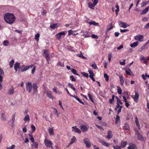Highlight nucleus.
<instances>
[{
  "label": "nucleus",
  "instance_id": "13d9d810",
  "mask_svg": "<svg viewBox=\"0 0 149 149\" xmlns=\"http://www.w3.org/2000/svg\"><path fill=\"white\" fill-rule=\"evenodd\" d=\"M70 79L72 81H76V79L74 78V76L72 75L70 77Z\"/></svg>",
  "mask_w": 149,
  "mask_h": 149
},
{
  "label": "nucleus",
  "instance_id": "0e129e2a",
  "mask_svg": "<svg viewBox=\"0 0 149 149\" xmlns=\"http://www.w3.org/2000/svg\"><path fill=\"white\" fill-rule=\"evenodd\" d=\"M4 72L3 70L0 67V75H2L4 74Z\"/></svg>",
  "mask_w": 149,
  "mask_h": 149
},
{
  "label": "nucleus",
  "instance_id": "ea45409f",
  "mask_svg": "<svg viewBox=\"0 0 149 149\" xmlns=\"http://www.w3.org/2000/svg\"><path fill=\"white\" fill-rule=\"evenodd\" d=\"M118 90H117V93L119 94H120L122 93V90L120 88V87L118 86L117 87Z\"/></svg>",
  "mask_w": 149,
  "mask_h": 149
},
{
  "label": "nucleus",
  "instance_id": "774afa93",
  "mask_svg": "<svg viewBox=\"0 0 149 149\" xmlns=\"http://www.w3.org/2000/svg\"><path fill=\"white\" fill-rule=\"evenodd\" d=\"M22 131L23 132L25 133L27 132V129L26 126L23 128Z\"/></svg>",
  "mask_w": 149,
  "mask_h": 149
},
{
  "label": "nucleus",
  "instance_id": "f8f14e48",
  "mask_svg": "<svg viewBox=\"0 0 149 149\" xmlns=\"http://www.w3.org/2000/svg\"><path fill=\"white\" fill-rule=\"evenodd\" d=\"M102 144L103 146L109 147V146L110 144L109 143H107L104 141L102 140L99 139L98 140Z\"/></svg>",
  "mask_w": 149,
  "mask_h": 149
},
{
  "label": "nucleus",
  "instance_id": "423d86ee",
  "mask_svg": "<svg viewBox=\"0 0 149 149\" xmlns=\"http://www.w3.org/2000/svg\"><path fill=\"white\" fill-rule=\"evenodd\" d=\"M143 35H138L135 37V39L136 40L141 42L143 40Z\"/></svg>",
  "mask_w": 149,
  "mask_h": 149
},
{
  "label": "nucleus",
  "instance_id": "dca6fc26",
  "mask_svg": "<svg viewBox=\"0 0 149 149\" xmlns=\"http://www.w3.org/2000/svg\"><path fill=\"white\" fill-rule=\"evenodd\" d=\"M128 149H137L136 145L134 144H130L127 148Z\"/></svg>",
  "mask_w": 149,
  "mask_h": 149
},
{
  "label": "nucleus",
  "instance_id": "4d7b16f0",
  "mask_svg": "<svg viewBox=\"0 0 149 149\" xmlns=\"http://www.w3.org/2000/svg\"><path fill=\"white\" fill-rule=\"evenodd\" d=\"M15 147V145H12L10 147H7L6 149H14Z\"/></svg>",
  "mask_w": 149,
  "mask_h": 149
},
{
  "label": "nucleus",
  "instance_id": "de8ad7c7",
  "mask_svg": "<svg viewBox=\"0 0 149 149\" xmlns=\"http://www.w3.org/2000/svg\"><path fill=\"white\" fill-rule=\"evenodd\" d=\"M113 26H112V24L111 23L109 24V27L107 29V30L108 31H109L113 28Z\"/></svg>",
  "mask_w": 149,
  "mask_h": 149
},
{
  "label": "nucleus",
  "instance_id": "7ed1b4c3",
  "mask_svg": "<svg viewBox=\"0 0 149 149\" xmlns=\"http://www.w3.org/2000/svg\"><path fill=\"white\" fill-rule=\"evenodd\" d=\"M44 142L45 145L47 147L51 148L52 149H53V148L52 146V143L51 141L45 139Z\"/></svg>",
  "mask_w": 149,
  "mask_h": 149
},
{
  "label": "nucleus",
  "instance_id": "e433bc0d",
  "mask_svg": "<svg viewBox=\"0 0 149 149\" xmlns=\"http://www.w3.org/2000/svg\"><path fill=\"white\" fill-rule=\"evenodd\" d=\"M71 71L72 73L74 74L77 75L79 76V75L77 72L76 70H75V69H72L71 70Z\"/></svg>",
  "mask_w": 149,
  "mask_h": 149
},
{
  "label": "nucleus",
  "instance_id": "f704fd0d",
  "mask_svg": "<svg viewBox=\"0 0 149 149\" xmlns=\"http://www.w3.org/2000/svg\"><path fill=\"white\" fill-rule=\"evenodd\" d=\"M88 96L91 101L93 102H94L92 95L90 94V93H88Z\"/></svg>",
  "mask_w": 149,
  "mask_h": 149
},
{
  "label": "nucleus",
  "instance_id": "37998d69",
  "mask_svg": "<svg viewBox=\"0 0 149 149\" xmlns=\"http://www.w3.org/2000/svg\"><path fill=\"white\" fill-rule=\"evenodd\" d=\"M1 119L4 121L6 120V116L4 113H3L1 115Z\"/></svg>",
  "mask_w": 149,
  "mask_h": 149
},
{
  "label": "nucleus",
  "instance_id": "680f3d73",
  "mask_svg": "<svg viewBox=\"0 0 149 149\" xmlns=\"http://www.w3.org/2000/svg\"><path fill=\"white\" fill-rule=\"evenodd\" d=\"M53 109H54V112L56 113V115L57 116H58V111H57V109H56L54 108H53Z\"/></svg>",
  "mask_w": 149,
  "mask_h": 149
},
{
  "label": "nucleus",
  "instance_id": "2f4dec72",
  "mask_svg": "<svg viewBox=\"0 0 149 149\" xmlns=\"http://www.w3.org/2000/svg\"><path fill=\"white\" fill-rule=\"evenodd\" d=\"M88 23L90 25H93L95 26H97L99 24L98 23H96L95 21H91L88 22Z\"/></svg>",
  "mask_w": 149,
  "mask_h": 149
},
{
  "label": "nucleus",
  "instance_id": "1a4fd4ad",
  "mask_svg": "<svg viewBox=\"0 0 149 149\" xmlns=\"http://www.w3.org/2000/svg\"><path fill=\"white\" fill-rule=\"evenodd\" d=\"M14 93L15 91L14 88L12 86L9 88L7 92V94L9 95H12Z\"/></svg>",
  "mask_w": 149,
  "mask_h": 149
},
{
  "label": "nucleus",
  "instance_id": "6ab92c4d",
  "mask_svg": "<svg viewBox=\"0 0 149 149\" xmlns=\"http://www.w3.org/2000/svg\"><path fill=\"white\" fill-rule=\"evenodd\" d=\"M108 135L107 136V138L109 139L112 138V132L111 130H109L108 132Z\"/></svg>",
  "mask_w": 149,
  "mask_h": 149
},
{
  "label": "nucleus",
  "instance_id": "e2e57ef3",
  "mask_svg": "<svg viewBox=\"0 0 149 149\" xmlns=\"http://www.w3.org/2000/svg\"><path fill=\"white\" fill-rule=\"evenodd\" d=\"M91 38H93L97 39L98 38V37L97 36L95 35L94 34H93L91 36Z\"/></svg>",
  "mask_w": 149,
  "mask_h": 149
},
{
  "label": "nucleus",
  "instance_id": "c9c22d12",
  "mask_svg": "<svg viewBox=\"0 0 149 149\" xmlns=\"http://www.w3.org/2000/svg\"><path fill=\"white\" fill-rule=\"evenodd\" d=\"M14 62V60H12L9 63V65L10 67V68H11L13 67V64Z\"/></svg>",
  "mask_w": 149,
  "mask_h": 149
},
{
  "label": "nucleus",
  "instance_id": "393cba45",
  "mask_svg": "<svg viewBox=\"0 0 149 149\" xmlns=\"http://www.w3.org/2000/svg\"><path fill=\"white\" fill-rule=\"evenodd\" d=\"M149 9V7L146 8L141 13V15H144L146 14L148 11Z\"/></svg>",
  "mask_w": 149,
  "mask_h": 149
},
{
  "label": "nucleus",
  "instance_id": "7c9ffc66",
  "mask_svg": "<svg viewBox=\"0 0 149 149\" xmlns=\"http://www.w3.org/2000/svg\"><path fill=\"white\" fill-rule=\"evenodd\" d=\"M25 121H30V118L29 115H27L26 116L24 119Z\"/></svg>",
  "mask_w": 149,
  "mask_h": 149
},
{
  "label": "nucleus",
  "instance_id": "864d4df0",
  "mask_svg": "<svg viewBox=\"0 0 149 149\" xmlns=\"http://www.w3.org/2000/svg\"><path fill=\"white\" fill-rule=\"evenodd\" d=\"M29 137L30 138V140L31 141V142L33 143L34 142H35L34 139L33 138V137L32 135L31 134H29Z\"/></svg>",
  "mask_w": 149,
  "mask_h": 149
},
{
  "label": "nucleus",
  "instance_id": "473e14b6",
  "mask_svg": "<svg viewBox=\"0 0 149 149\" xmlns=\"http://www.w3.org/2000/svg\"><path fill=\"white\" fill-rule=\"evenodd\" d=\"M77 56L80 58H82L84 59H86L87 58L86 57L83 56L82 54V53H81L80 54H77Z\"/></svg>",
  "mask_w": 149,
  "mask_h": 149
},
{
  "label": "nucleus",
  "instance_id": "6e6d98bb",
  "mask_svg": "<svg viewBox=\"0 0 149 149\" xmlns=\"http://www.w3.org/2000/svg\"><path fill=\"white\" fill-rule=\"evenodd\" d=\"M113 147L114 148V149H121V148L120 146L118 145H116V146H113Z\"/></svg>",
  "mask_w": 149,
  "mask_h": 149
},
{
  "label": "nucleus",
  "instance_id": "58836bf2",
  "mask_svg": "<svg viewBox=\"0 0 149 149\" xmlns=\"http://www.w3.org/2000/svg\"><path fill=\"white\" fill-rule=\"evenodd\" d=\"M104 77L105 78V80L107 81H108L109 79V77L108 76L106 73H105L104 74Z\"/></svg>",
  "mask_w": 149,
  "mask_h": 149
},
{
  "label": "nucleus",
  "instance_id": "f257e3e1",
  "mask_svg": "<svg viewBox=\"0 0 149 149\" xmlns=\"http://www.w3.org/2000/svg\"><path fill=\"white\" fill-rule=\"evenodd\" d=\"M4 19L6 23L11 24L15 22V18L13 14L7 13L4 15Z\"/></svg>",
  "mask_w": 149,
  "mask_h": 149
},
{
  "label": "nucleus",
  "instance_id": "a878e982",
  "mask_svg": "<svg viewBox=\"0 0 149 149\" xmlns=\"http://www.w3.org/2000/svg\"><path fill=\"white\" fill-rule=\"evenodd\" d=\"M138 44V42L137 41L135 42L132 44H131L130 45V46L132 47H134L137 46Z\"/></svg>",
  "mask_w": 149,
  "mask_h": 149
},
{
  "label": "nucleus",
  "instance_id": "c756f323",
  "mask_svg": "<svg viewBox=\"0 0 149 149\" xmlns=\"http://www.w3.org/2000/svg\"><path fill=\"white\" fill-rule=\"evenodd\" d=\"M88 5L89 7L91 9H94V7L95 6V5L93 3H92L91 2H89L88 3Z\"/></svg>",
  "mask_w": 149,
  "mask_h": 149
},
{
  "label": "nucleus",
  "instance_id": "c03bdc74",
  "mask_svg": "<svg viewBox=\"0 0 149 149\" xmlns=\"http://www.w3.org/2000/svg\"><path fill=\"white\" fill-rule=\"evenodd\" d=\"M3 45L5 46H7L8 45V40H5L3 42Z\"/></svg>",
  "mask_w": 149,
  "mask_h": 149
},
{
  "label": "nucleus",
  "instance_id": "603ef678",
  "mask_svg": "<svg viewBox=\"0 0 149 149\" xmlns=\"http://www.w3.org/2000/svg\"><path fill=\"white\" fill-rule=\"evenodd\" d=\"M40 37V34L38 33L35 36V39L37 41H38L39 40V38Z\"/></svg>",
  "mask_w": 149,
  "mask_h": 149
},
{
  "label": "nucleus",
  "instance_id": "f03ea898",
  "mask_svg": "<svg viewBox=\"0 0 149 149\" xmlns=\"http://www.w3.org/2000/svg\"><path fill=\"white\" fill-rule=\"evenodd\" d=\"M83 141L84 144L86 145L87 148H90L91 146V142L88 138H85L83 139Z\"/></svg>",
  "mask_w": 149,
  "mask_h": 149
},
{
  "label": "nucleus",
  "instance_id": "72a5a7b5",
  "mask_svg": "<svg viewBox=\"0 0 149 149\" xmlns=\"http://www.w3.org/2000/svg\"><path fill=\"white\" fill-rule=\"evenodd\" d=\"M90 75L91 76H95V74L93 73V70H92L89 69L88 70Z\"/></svg>",
  "mask_w": 149,
  "mask_h": 149
},
{
  "label": "nucleus",
  "instance_id": "4468645a",
  "mask_svg": "<svg viewBox=\"0 0 149 149\" xmlns=\"http://www.w3.org/2000/svg\"><path fill=\"white\" fill-rule=\"evenodd\" d=\"M72 128L74 129L72 130V131H74L75 132L80 133L81 131L76 126H73L72 127Z\"/></svg>",
  "mask_w": 149,
  "mask_h": 149
},
{
  "label": "nucleus",
  "instance_id": "aec40b11",
  "mask_svg": "<svg viewBox=\"0 0 149 149\" xmlns=\"http://www.w3.org/2000/svg\"><path fill=\"white\" fill-rule=\"evenodd\" d=\"M119 79L121 85L123 86L124 83V78L122 75H120L119 76Z\"/></svg>",
  "mask_w": 149,
  "mask_h": 149
},
{
  "label": "nucleus",
  "instance_id": "39448f33",
  "mask_svg": "<svg viewBox=\"0 0 149 149\" xmlns=\"http://www.w3.org/2000/svg\"><path fill=\"white\" fill-rule=\"evenodd\" d=\"M135 95H132L131 96V97L134 99V100L135 102H137L139 98V95L136 91H135Z\"/></svg>",
  "mask_w": 149,
  "mask_h": 149
},
{
  "label": "nucleus",
  "instance_id": "2eb2a0df",
  "mask_svg": "<svg viewBox=\"0 0 149 149\" xmlns=\"http://www.w3.org/2000/svg\"><path fill=\"white\" fill-rule=\"evenodd\" d=\"M47 96L49 98L51 99L52 100L54 99V97L52 96V92L50 91H48L47 92Z\"/></svg>",
  "mask_w": 149,
  "mask_h": 149
},
{
  "label": "nucleus",
  "instance_id": "69168bd1",
  "mask_svg": "<svg viewBox=\"0 0 149 149\" xmlns=\"http://www.w3.org/2000/svg\"><path fill=\"white\" fill-rule=\"evenodd\" d=\"M73 31L72 30H70L68 31V35L69 36H70L71 34H72L73 33Z\"/></svg>",
  "mask_w": 149,
  "mask_h": 149
},
{
  "label": "nucleus",
  "instance_id": "bf43d9fd",
  "mask_svg": "<svg viewBox=\"0 0 149 149\" xmlns=\"http://www.w3.org/2000/svg\"><path fill=\"white\" fill-rule=\"evenodd\" d=\"M57 38L59 39L61 37V36L60 35V34L59 33H57L56 34V35Z\"/></svg>",
  "mask_w": 149,
  "mask_h": 149
},
{
  "label": "nucleus",
  "instance_id": "4c0bfd02",
  "mask_svg": "<svg viewBox=\"0 0 149 149\" xmlns=\"http://www.w3.org/2000/svg\"><path fill=\"white\" fill-rule=\"evenodd\" d=\"M75 98L80 103L83 104V105H84V103L82 102L79 98H78L77 97H75Z\"/></svg>",
  "mask_w": 149,
  "mask_h": 149
},
{
  "label": "nucleus",
  "instance_id": "ddd939ff",
  "mask_svg": "<svg viewBox=\"0 0 149 149\" xmlns=\"http://www.w3.org/2000/svg\"><path fill=\"white\" fill-rule=\"evenodd\" d=\"M81 32L84 33V34L82 35V36H83L85 38L89 37L91 36V33L90 32H88L87 31H86L85 32H84V31H81Z\"/></svg>",
  "mask_w": 149,
  "mask_h": 149
},
{
  "label": "nucleus",
  "instance_id": "cd10ccee",
  "mask_svg": "<svg viewBox=\"0 0 149 149\" xmlns=\"http://www.w3.org/2000/svg\"><path fill=\"white\" fill-rule=\"evenodd\" d=\"M115 97V96L114 95H112V97L111 99H110L109 100V102L111 104H113V102L114 101V99Z\"/></svg>",
  "mask_w": 149,
  "mask_h": 149
},
{
  "label": "nucleus",
  "instance_id": "a18cd8bd",
  "mask_svg": "<svg viewBox=\"0 0 149 149\" xmlns=\"http://www.w3.org/2000/svg\"><path fill=\"white\" fill-rule=\"evenodd\" d=\"M81 73L86 78H88V75L87 73H86L85 72H82Z\"/></svg>",
  "mask_w": 149,
  "mask_h": 149
},
{
  "label": "nucleus",
  "instance_id": "3c124183",
  "mask_svg": "<svg viewBox=\"0 0 149 149\" xmlns=\"http://www.w3.org/2000/svg\"><path fill=\"white\" fill-rule=\"evenodd\" d=\"M76 139V138L74 136L73 138H72L71 139V141L70 142V144H72L73 143H74L75 142Z\"/></svg>",
  "mask_w": 149,
  "mask_h": 149
},
{
  "label": "nucleus",
  "instance_id": "5fc2aeb1",
  "mask_svg": "<svg viewBox=\"0 0 149 149\" xmlns=\"http://www.w3.org/2000/svg\"><path fill=\"white\" fill-rule=\"evenodd\" d=\"M31 129L32 130V132H34L36 128H35V126L34 125H33L32 124L31 125Z\"/></svg>",
  "mask_w": 149,
  "mask_h": 149
},
{
  "label": "nucleus",
  "instance_id": "09e8293b",
  "mask_svg": "<svg viewBox=\"0 0 149 149\" xmlns=\"http://www.w3.org/2000/svg\"><path fill=\"white\" fill-rule=\"evenodd\" d=\"M116 97L117 99V101L118 102L117 103H118L119 104V103L120 104H122L123 103L121 102L120 99L117 96H116Z\"/></svg>",
  "mask_w": 149,
  "mask_h": 149
},
{
  "label": "nucleus",
  "instance_id": "a19ab883",
  "mask_svg": "<svg viewBox=\"0 0 149 149\" xmlns=\"http://www.w3.org/2000/svg\"><path fill=\"white\" fill-rule=\"evenodd\" d=\"M91 66L95 69L98 70V68L95 63L92 64Z\"/></svg>",
  "mask_w": 149,
  "mask_h": 149
},
{
  "label": "nucleus",
  "instance_id": "79ce46f5",
  "mask_svg": "<svg viewBox=\"0 0 149 149\" xmlns=\"http://www.w3.org/2000/svg\"><path fill=\"white\" fill-rule=\"evenodd\" d=\"M146 46L145 45H144L142 46L139 49L138 51L139 52H141L143 50L145 49Z\"/></svg>",
  "mask_w": 149,
  "mask_h": 149
},
{
  "label": "nucleus",
  "instance_id": "4be33fe9",
  "mask_svg": "<svg viewBox=\"0 0 149 149\" xmlns=\"http://www.w3.org/2000/svg\"><path fill=\"white\" fill-rule=\"evenodd\" d=\"M20 65L19 63L16 62L14 65V67L15 70L16 72L17 71L18 68H19V65Z\"/></svg>",
  "mask_w": 149,
  "mask_h": 149
},
{
  "label": "nucleus",
  "instance_id": "5701e85b",
  "mask_svg": "<svg viewBox=\"0 0 149 149\" xmlns=\"http://www.w3.org/2000/svg\"><path fill=\"white\" fill-rule=\"evenodd\" d=\"M125 72L127 74L129 75H131L132 73L131 70L130 69H128L125 70Z\"/></svg>",
  "mask_w": 149,
  "mask_h": 149
},
{
  "label": "nucleus",
  "instance_id": "a211bd4d",
  "mask_svg": "<svg viewBox=\"0 0 149 149\" xmlns=\"http://www.w3.org/2000/svg\"><path fill=\"white\" fill-rule=\"evenodd\" d=\"M59 26V24H51L50 27L52 29H54L57 28Z\"/></svg>",
  "mask_w": 149,
  "mask_h": 149
},
{
  "label": "nucleus",
  "instance_id": "b1692460",
  "mask_svg": "<svg viewBox=\"0 0 149 149\" xmlns=\"http://www.w3.org/2000/svg\"><path fill=\"white\" fill-rule=\"evenodd\" d=\"M124 129L126 130H128L130 129V127L128 123H126L124 124V126H123Z\"/></svg>",
  "mask_w": 149,
  "mask_h": 149
},
{
  "label": "nucleus",
  "instance_id": "052dcab7",
  "mask_svg": "<svg viewBox=\"0 0 149 149\" xmlns=\"http://www.w3.org/2000/svg\"><path fill=\"white\" fill-rule=\"evenodd\" d=\"M129 31V30L127 29H120V31L121 33H123V32H126L127 31Z\"/></svg>",
  "mask_w": 149,
  "mask_h": 149
},
{
  "label": "nucleus",
  "instance_id": "8fccbe9b",
  "mask_svg": "<svg viewBox=\"0 0 149 149\" xmlns=\"http://www.w3.org/2000/svg\"><path fill=\"white\" fill-rule=\"evenodd\" d=\"M33 144L32 145V146L34 148H37L38 147V144L36 142H34Z\"/></svg>",
  "mask_w": 149,
  "mask_h": 149
},
{
  "label": "nucleus",
  "instance_id": "9d476101",
  "mask_svg": "<svg viewBox=\"0 0 149 149\" xmlns=\"http://www.w3.org/2000/svg\"><path fill=\"white\" fill-rule=\"evenodd\" d=\"M44 56L46 58L47 61H49L50 60V58L49 53L46 50H45L44 51Z\"/></svg>",
  "mask_w": 149,
  "mask_h": 149
},
{
  "label": "nucleus",
  "instance_id": "20e7f679",
  "mask_svg": "<svg viewBox=\"0 0 149 149\" xmlns=\"http://www.w3.org/2000/svg\"><path fill=\"white\" fill-rule=\"evenodd\" d=\"M26 88L27 91H28L29 93H30L32 90V86L31 83L28 82L26 84Z\"/></svg>",
  "mask_w": 149,
  "mask_h": 149
},
{
  "label": "nucleus",
  "instance_id": "49530a36",
  "mask_svg": "<svg viewBox=\"0 0 149 149\" xmlns=\"http://www.w3.org/2000/svg\"><path fill=\"white\" fill-rule=\"evenodd\" d=\"M15 114H14L12 115V124L13 125L14 123L15 122Z\"/></svg>",
  "mask_w": 149,
  "mask_h": 149
},
{
  "label": "nucleus",
  "instance_id": "412c9836",
  "mask_svg": "<svg viewBox=\"0 0 149 149\" xmlns=\"http://www.w3.org/2000/svg\"><path fill=\"white\" fill-rule=\"evenodd\" d=\"M33 90L34 92L37 91V86L36 83H34L33 85Z\"/></svg>",
  "mask_w": 149,
  "mask_h": 149
},
{
  "label": "nucleus",
  "instance_id": "9b49d317",
  "mask_svg": "<svg viewBox=\"0 0 149 149\" xmlns=\"http://www.w3.org/2000/svg\"><path fill=\"white\" fill-rule=\"evenodd\" d=\"M80 129L82 132H84L87 131L88 130V127L86 125H81L80 126Z\"/></svg>",
  "mask_w": 149,
  "mask_h": 149
},
{
  "label": "nucleus",
  "instance_id": "0eeeda50",
  "mask_svg": "<svg viewBox=\"0 0 149 149\" xmlns=\"http://www.w3.org/2000/svg\"><path fill=\"white\" fill-rule=\"evenodd\" d=\"M119 25L121 27H123L124 28L129 26L128 24L125 22H119Z\"/></svg>",
  "mask_w": 149,
  "mask_h": 149
},
{
  "label": "nucleus",
  "instance_id": "f3484780",
  "mask_svg": "<svg viewBox=\"0 0 149 149\" xmlns=\"http://www.w3.org/2000/svg\"><path fill=\"white\" fill-rule=\"evenodd\" d=\"M29 69V66L22 65L20 69L21 71L23 72Z\"/></svg>",
  "mask_w": 149,
  "mask_h": 149
},
{
  "label": "nucleus",
  "instance_id": "338daca9",
  "mask_svg": "<svg viewBox=\"0 0 149 149\" xmlns=\"http://www.w3.org/2000/svg\"><path fill=\"white\" fill-rule=\"evenodd\" d=\"M119 107H120V105L118 103H117V105H116V107L115 108V110L116 111L117 109L119 108Z\"/></svg>",
  "mask_w": 149,
  "mask_h": 149
},
{
  "label": "nucleus",
  "instance_id": "bb28decb",
  "mask_svg": "<svg viewBox=\"0 0 149 149\" xmlns=\"http://www.w3.org/2000/svg\"><path fill=\"white\" fill-rule=\"evenodd\" d=\"M49 132L51 135H53L54 134V133L53 131V128L52 127L51 128H49V130H48Z\"/></svg>",
  "mask_w": 149,
  "mask_h": 149
},
{
  "label": "nucleus",
  "instance_id": "6e6552de",
  "mask_svg": "<svg viewBox=\"0 0 149 149\" xmlns=\"http://www.w3.org/2000/svg\"><path fill=\"white\" fill-rule=\"evenodd\" d=\"M136 134L137 135L138 139L139 140H143V137L139 133L138 130H137L136 131Z\"/></svg>",
  "mask_w": 149,
  "mask_h": 149
},
{
  "label": "nucleus",
  "instance_id": "c85d7f7f",
  "mask_svg": "<svg viewBox=\"0 0 149 149\" xmlns=\"http://www.w3.org/2000/svg\"><path fill=\"white\" fill-rule=\"evenodd\" d=\"M127 144V142L126 141L123 142L121 143L120 147L122 148H125Z\"/></svg>",
  "mask_w": 149,
  "mask_h": 149
}]
</instances>
